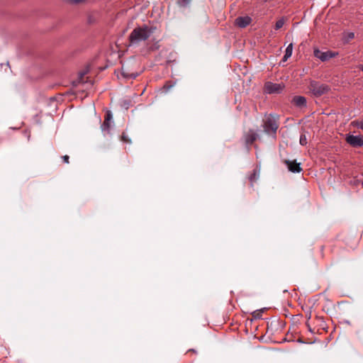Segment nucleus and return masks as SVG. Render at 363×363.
I'll list each match as a JSON object with an SVG mask.
<instances>
[{
  "mask_svg": "<svg viewBox=\"0 0 363 363\" xmlns=\"http://www.w3.org/2000/svg\"><path fill=\"white\" fill-rule=\"evenodd\" d=\"M284 19L282 18L279 20H278L277 22H276V24H275V29L278 30L281 28H282V26H284Z\"/></svg>",
  "mask_w": 363,
  "mask_h": 363,
  "instance_id": "nucleus-16",
  "label": "nucleus"
},
{
  "mask_svg": "<svg viewBox=\"0 0 363 363\" xmlns=\"http://www.w3.org/2000/svg\"><path fill=\"white\" fill-rule=\"evenodd\" d=\"M259 172H260L259 169L256 168L254 169L252 174L249 177V179L252 184L258 179L259 176Z\"/></svg>",
  "mask_w": 363,
  "mask_h": 363,
  "instance_id": "nucleus-11",
  "label": "nucleus"
},
{
  "mask_svg": "<svg viewBox=\"0 0 363 363\" xmlns=\"http://www.w3.org/2000/svg\"><path fill=\"white\" fill-rule=\"evenodd\" d=\"M309 89L315 96H321L329 90L328 85L318 82L311 81L309 84Z\"/></svg>",
  "mask_w": 363,
  "mask_h": 363,
  "instance_id": "nucleus-2",
  "label": "nucleus"
},
{
  "mask_svg": "<svg viewBox=\"0 0 363 363\" xmlns=\"http://www.w3.org/2000/svg\"><path fill=\"white\" fill-rule=\"evenodd\" d=\"M113 116L110 111H107L105 116V120L106 121L111 122L112 121Z\"/></svg>",
  "mask_w": 363,
  "mask_h": 363,
  "instance_id": "nucleus-17",
  "label": "nucleus"
},
{
  "mask_svg": "<svg viewBox=\"0 0 363 363\" xmlns=\"http://www.w3.org/2000/svg\"><path fill=\"white\" fill-rule=\"evenodd\" d=\"M352 124L355 127L363 130V121H353Z\"/></svg>",
  "mask_w": 363,
  "mask_h": 363,
  "instance_id": "nucleus-18",
  "label": "nucleus"
},
{
  "mask_svg": "<svg viewBox=\"0 0 363 363\" xmlns=\"http://www.w3.org/2000/svg\"><path fill=\"white\" fill-rule=\"evenodd\" d=\"M284 163L288 169L293 173H299L302 170L300 167V163H297L295 160H286Z\"/></svg>",
  "mask_w": 363,
  "mask_h": 363,
  "instance_id": "nucleus-7",
  "label": "nucleus"
},
{
  "mask_svg": "<svg viewBox=\"0 0 363 363\" xmlns=\"http://www.w3.org/2000/svg\"><path fill=\"white\" fill-rule=\"evenodd\" d=\"M361 70L363 72V65L361 67Z\"/></svg>",
  "mask_w": 363,
  "mask_h": 363,
  "instance_id": "nucleus-26",
  "label": "nucleus"
},
{
  "mask_svg": "<svg viewBox=\"0 0 363 363\" xmlns=\"http://www.w3.org/2000/svg\"><path fill=\"white\" fill-rule=\"evenodd\" d=\"M264 130L267 134H276L278 125L273 117L269 116L264 121Z\"/></svg>",
  "mask_w": 363,
  "mask_h": 363,
  "instance_id": "nucleus-3",
  "label": "nucleus"
},
{
  "mask_svg": "<svg viewBox=\"0 0 363 363\" xmlns=\"http://www.w3.org/2000/svg\"><path fill=\"white\" fill-rule=\"evenodd\" d=\"M110 123L111 122L106 121H104V123L101 125V128L102 132H104V133H106H106H109L110 128H111Z\"/></svg>",
  "mask_w": 363,
  "mask_h": 363,
  "instance_id": "nucleus-13",
  "label": "nucleus"
},
{
  "mask_svg": "<svg viewBox=\"0 0 363 363\" xmlns=\"http://www.w3.org/2000/svg\"><path fill=\"white\" fill-rule=\"evenodd\" d=\"M289 58V57H286V55L284 54V57H283V60H284V61H286Z\"/></svg>",
  "mask_w": 363,
  "mask_h": 363,
  "instance_id": "nucleus-23",
  "label": "nucleus"
},
{
  "mask_svg": "<svg viewBox=\"0 0 363 363\" xmlns=\"http://www.w3.org/2000/svg\"><path fill=\"white\" fill-rule=\"evenodd\" d=\"M191 0H178V4L182 6H186Z\"/></svg>",
  "mask_w": 363,
  "mask_h": 363,
  "instance_id": "nucleus-20",
  "label": "nucleus"
},
{
  "mask_svg": "<svg viewBox=\"0 0 363 363\" xmlns=\"http://www.w3.org/2000/svg\"><path fill=\"white\" fill-rule=\"evenodd\" d=\"M69 157L68 155H65L62 157V160L65 163H69Z\"/></svg>",
  "mask_w": 363,
  "mask_h": 363,
  "instance_id": "nucleus-21",
  "label": "nucleus"
},
{
  "mask_svg": "<svg viewBox=\"0 0 363 363\" xmlns=\"http://www.w3.org/2000/svg\"><path fill=\"white\" fill-rule=\"evenodd\" d=\"M86 73V72L79 73L78 79L74 82V86H77L79 84L86 83V81L84 79V75Z\"/></svg>",
  "mask_w": 363,
  "mask_h": 363,
  "instance_id": "nucleus-12",
  "label": "nucleus"
},
{
  "mask_svg": "<svg viewBox=\"0 0 363 363\" xmlns=\"http://www.w3.org/2000/svg\"><path fill=\"white\" fill-rule=\"evenodd\" d=\"M293 44L290 43L286 48L285 55L286 57H290L292 55Z\"/></svg>",
  "mask_w": 363,
  "mask_h": 363,
  "instance_id": "nucleus-15",
  "label": "nucleus"
},
{
  "mask_svg": "<svg viewBox=\"0 0 363 363\" xmlns=\"http://www.w3.org/2000/svg\"><path fill=\"white\" fill-rule=\"evenodd\" d=\"M284 87V86L282 84L267 82L264 84V90L265 93L269 94H279L282 91Z\"/></svg>",
  "mask_w": 363,
  "mask_h": 363,
  "instance_id": "nucleus-4",
  "label": "nucleus"
},
{
  "mask_svg": "<svg viewBox=\"0 0 363 363\" xmlns=\"http://www.w3.org/2000/svg\"><path fill=\"white\" fill-rule=\"evenodd\" d=\"M122 138L123 141H127L126 136L125 135H123Z\"/></svg>",
  "mask_w": 363,
  "mask_h": 363,
  "instance_id": "nucleus-24",
  "label": "nucleus"
},
{
  "mask_svg": "<svg viewBox=\"0 0 363 363\" xmlns=\"http://www.w3.org/2000/svg\"><path fill=\"white\" fill-rule=\"evenodd\" d=\"M336 55V53L331 51L323 52L318 49L314 50V56L322 62L328 61V60L334 57Z\"/></svg>",
  "mask_w": 363,
  "mask_h": 363,
  "instance_id": "nucleus-6",
  "label": "nucleus"
},
{
  "mask_svg": "<svg viewBox=\"0 0 363 363\" xmlns=\"http://www.w3.org/2000/svg\"><path fill=\"white\" fill-rule=\"evenodd\" d=\"M122 74L125 78L127 79H135L138 77V73H131L129 74L125 71L123 67L122 68Z\"/></svg>",
  "mask_w": 363,
  "mask_h": 363,
  "instance_id": "nucleus-14",
  "label": "nucleus"
},
{
  "mask_svg": "<svg viewBox=\"0 0 363 363\" xmlns=\"http://www.w3.org/2000/svg\"><path fill=\"white\" fill-rule=\"evenodd\" d=\"M155 28L147 26L133 29L129 35L130 45H136L148 39L153 33Z\"/></svg>",
  "mask_w": 363,
  "mask_h": 363,
  "instance_id": "nucleus-1",
  "label": "nucleus"
},
{
  "mask_svg": "<svg viewBox=\"0 0 363 363\" xmlns=\"http://www.w3.org/2000/svg\"><path fill=\"white\" fill-rule=\"evenodd\" d=\"M299 142H300V144H301V145H306V143H307V139H306V135H301Z\"/></svg>",
  "mask_w": 363,
  "mask_h": 363,
  "instance_id": "nucleus-19",
  "label": "nucleus"
},
{
  "mask_svg": "<svg viewBox=\"0 0 363 363\" xmlns=\"http://www.w3.org/2000/svg\"><path fill=\"white\" fill-rule=\"evenodd\" d=\"M88 85L89 86H92V83H89Z\"/></svg>",
  "mask_w": 363,
  "mask_h": 363,
  "instance_id": "nucleus-27",
  "label": "nucleus"
},
{
  "mask_svg": "<svg viewBox=\"0 0 363 363\" xmlns=\"http://www.w3.org/2000/svg\"><path fill=\"white\" fill-rule=\"evenodd\" d=\"M354 34L353 33H350L348 34V38H349L350 39H352V38H354Z\"/></svg>",
  "mask_w": 363,
  "mask_h": 363,
  "instance_id": "nucleus-22",
  "label": "nucleus"
},
{
  "mask_svg": "<svg viewBox=\"0 0 363 363\" xmlns=\"http://www.w3.org/2000/svg\"><path fill=\"white\" fill-rule=\"evenodd\" d=\"M252 21V18L250 16H240L236 18L235 24L240 28H245Z\"/></svg>",
  "mask_w": 363,
  "mask_h": 363,
  "instance_id": "nucleus-8",
  "label": "nucleus"
},
{
  "mask_svg": "<svg viewBox=\"0 0 363 363\" xmlns=\"http://www.w3.org/2000/svg\"><path fill=\"white\" fill-rule=\"evenodd\" d=\"M293 103L298 107L306 106V99L302 96H296L292 100Z\"/></svg>",
  "mask_w": 363,
  "mask_h": 363,
  "instance_id": "nucleus-10",
  "label": "nucleus"
},
{
  "mask_svg": "<svg viewBox=\"0 0 363 363\" xmlns=\"http://www.w3.org/2000/svg\"><path fill=\"white\" fill-rule=\"evenodd\" d=\"M124 106H125V108L127 109L128 108V103L125 101L124 102Z\"/></svg>",
  "mask_w": 363,
  "mask_h": 363,
  "instance_id": "nucleus-25",
  "label": "nucleus"
},
{
  "mask_svg": "<svg viewBox=\"0 0 363 363\" xmlns=\"http://www.w3.org/2000/svg\"><path fill=\"white\" fill-rule=\"evenodd\" d=\"M257 134L253 131L250 130L246 135H245V143L247 145L252 144L256 139L257 138Z\"/></svg>",
  "mask_w": 363,
  "mask_h": 363,
  "instance_id": "nucleus-9",
  "label": "nucleus"
},
{
  "mask_svg": "<svg viewBox=\"0 0 363 363\" xmlns=\"http://www.w3.org/2000/svg\"><path fill=\"white\" fill-rule=\"evenodd\" d=\"M346 141L354 147L363 146V138L361 135H347L346 136Z\"/></svg>",
  "mask_w": 363,
  "mask_h": 363,
  "instance_id": "nucleus-5",
  "label": "nucleus"
}]
</instances>
